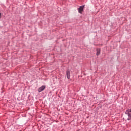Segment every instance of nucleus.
Here are the masks:
<instances>
[{
    "label": "nucleus",
    "mask_w": 131,
    "mask_h": 131,
    "mask_svg": "<svg viewBox=\"0 0 131 131\" xmlns=\"http://www.w3.org/2000/svg\"><path fill=\"white\" fill-rule=\"evenodd\" d=\"M66 75H67V77L68 79H70L71 76H70V71L68 70L67 71V73H66Z\"/></svg>",
    "instance_id": "20e7f679"
},
{
    "label": "nucleus",
    "mask_w": 131,
    "mask_h": 131,
    "mask_svg": "<svg viewBox=\"0 0 131 131\" xmlns=\"http://www.w3.org/2000/svg\"><path fill=\"white\" fill-rule=\"evenodd\" d=\"M84 6H80V8H78V11L79 13L82 14L83 12Z\"/></svg>",
    "instance_id": "f03ea898"
},
{
    "label": "nucleus",
    "mask_w": 131,
    "mask_h": 131,
    "mask_svg": "<svg viewBox=\"0 0 131 131\" xmlns=\"http://www.w3.org/2000/svg\"><path fill=\"white\" fill-rule=\"evenodd\" d=\"M100 53H101V50L100 49H97L96 55H100Z\"/></svg>",
    "instance_id": "39448f33"
},
{
    "label": "nucleus",
    "mask_w": 131,
    "mask_h": 131,
    "mask_svg": "<svg viewBox=\"0 0 131 131\" xmlns=\"http://www.w3.org/2000/svg\"><path fill=\"white\" fill-rule=\"evenodd\" d=\"M46 86L45 85H42L41 87L39 88L38 89V91L39 93L41 92L42 91H44V89H45Z\"/></svg>",
    "instance_id": "7ed1b4c3"
},
{
    "label": "nucleus",
    "mask_w": 131,
    "mask_h": 131,
    "mask_svg": "<svg viewBox=\"0 0 131 131\" xmlns=\"http://www.w3.org/2000/svg\"><path fill=\"white\" fill-rule=\"evenodd\" d=\"M126 114L128 115V120H131V108H129L128 110L126 111Z\"/></svg>",
    "instance_id": "f257e3e1"
},
{
    "label": "nucleus",
    "mask_w": 131,
    "mask_h": 131,
    "mask_svg": "<svg viewBox=\"0 0 131 131\" xmlns=\"http://www.w3.org/2000/svg\"><path fill=\"white\" fill-rule=\"evenodd\" d=\"M1 17H2V13H0V18H1Z\"/></svg>",
    "instance_id": "423d86ee"
}]
</instances>
